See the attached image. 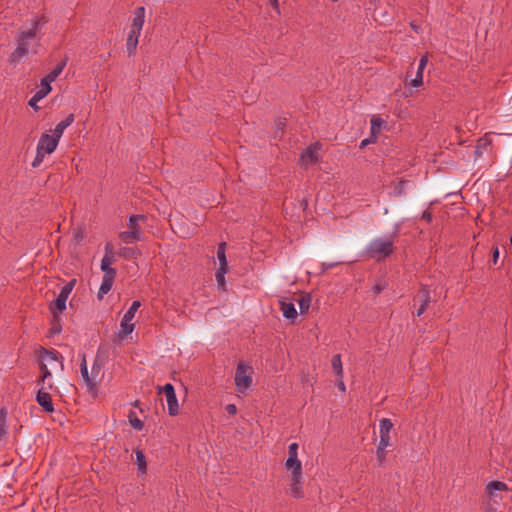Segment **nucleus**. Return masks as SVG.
<instances>
[{
    "instance_id": "393cba45",
    "label": "nucleus",
    "mask_w": 512,
    "mask_h": 512,
    "mask_svg": "<svg viewBox=\"0 0 512 512\" xmlns=\"http://www.w3.org/2000/svg\"><path fill=\"white\" fill-rule=\"evenodd\" d=\"M331 364H332V368H333L335 374L338 377L343 378V367H342V361H341L340 354H336L332 358Z\"/></svg>"
},
{
    "instance_id": "ddd939ff",
    "label": "nucleus",
    "mask_w": 512,
    "mask_h": 512,
    "mask_svg": "<svg viewBox=\"0 0 512 512\" xmlns=\"http://www.w3.org/2000/svg\"><path fill=\"white\" fill-rule=\"evenodd\" d=\"M36 401L43 408L44 411L48 413L54 412V404L52 401V397L50 393L45 391V388L43 386L37 392Z\"/></svg>"
},
{
    "instance_id": "2f4dec72",
    "label": "nucleus",
    "mask_w": 512,
    "mask_h": 512,
    "mask_svg": "<svg viewBox=\"0 0 512 512\" xmlns=\"http://www.w3.org/2000/svg\"><path fill=\"white\" fill-rule=\"evenodd\" d=\"M76 279H71L70 281H68L62 288H61V291L59 294H61L62 296H64L65 298H68L69 295L71 294L72 290L74 289L75 285H76Z\"/></svg>"
},
{
    "instance_id": "3c124183",
    "label": "nucleus",
    "mask_w": 512,
    "mask_h": 512,
    "mask_svg": "<svg viewBox=\"0 0 512 512\" xmlns=\"http://www.w3.org/2000/svg\"><path fill=\"white\" fill-rule=\"evenodd\" d=\"M499 257V249L498 247H494L493 249V263L496 264Z\"/></svg>"
},
{
    "instance_id": "cd10ccee",
    "label": "nucleus",
    "mask_w": 512,
    "mask_h": 512,
    "mask_svg": "<svg viewBox=\"0 0 512 512\" xmlns=\"http://www.w3.org/2000/svg\"><path fill=\"white\" fill-rule=\"evenodd\" d=\"M135 453L138 470L141 473H145L147 469L145 455L141 450H136Z\"/></svg>"
},
{
    "instance_id": "9d476101",
    "label": "nucleus",
    "mask_w": 512,
    "mask_h": 512,
    "mask_svg": "<svg viewBox=\"0 0 512 512\" xmlns=\"http://www.w3.org/2000/svg\"><path fill=\"white\" fill-rule=\"evenodd\" d=\"M47 363H59L61 368H63V358L62 354H42L40 369L42 372V376L38 381V385H42L45 382V379L51 377V372L47 367Z\"/></svg>"
},
{
    "instance_id": "09e8293b",
    "label": "nucleus",
    "mask_w": 512,
    "mask_h": 512,
    "mask_svg": "<svg viewBox=\"0 0 512 512\" xmlns=\"http://www.w3.org/2000/svg\"><path fill=\"white\" fill-rule=\"evenodd\" d=\"M83 237H84V235H83V232H82L81 229H78V230L74 231V239L77 242H80L83 239Z\"/></svg>"
},
{
    "instance_id": "a878e982",
    "label": "nucleus",
    "mask_w": 512,
    "mask_h": 512,
    "mask_svg": "<svg viewBox=\"0 0 512 512\" xmlns=\"http://www.w3.org/2000/svg\"><path fill=\"white\" fill-rule=\"evenodd\" d=\"M392 428V421L388 418H383L379 424V434L390 435V431Z\"/></svg>"
},
{
    "instance_id": "0eeeda50",
    "label": "nucleus",
    "mask_w": 512,
    "mask_h": 512,
    "mask_svg": "<svg viewBox=\"0 0 512 512\" xmlns=\"http://www.w3.org/2000/svg\"><path fill=\"white\" fill-rule=\"evenodd\" d=\"M290 472V482H289V494L293 498H303V472L302 467L299 469H286Z\"/></svg>"
},
{
    "instance_id": "72a5a7b5",
    "label": "nucleus",
    "mask_w": 512,
    "mask_h": 512,
    "mask_svg": "<svg viewBox=\"0 0 512 512\" xmlns=\"http://www.w3.org/2000/svg\"><path fill=\"white\" fill-rule=\"evenodd\" d=\"M118 253L120 256L127 258V259L136 258L138 255V251L136 249L129 248V247L121 248Z\"/></svg>"
},
{
    "instance_id": "39448f33",
    "label": "nucleus",
    "mask_w": 512,
    "mask_h": 512,
    "mask_svg": "<svg viewBox=\"0 0 512 512\" xmlns=\"http://www.w3.org/2000/svg\"><path fill=\"white\" fill-rule=\"evenodd\" d=\"M254 369L251 365L240 361L237 365L234 382L236 390L245 393L252 385Z\"/></svg>"
},
{
    "instance_id": "f704fd0d",
    "label": "nucleus",
    "mask_w": 512,
    "mask_h": 512,
    "mask_svg": "<svg viewBox=\"0 0 512 512\" xmlns=\"http://www.w3.org/2000/svg\"><path fill=\"white\" fill-rule=\"evenodd\" d=\"M68 298H65L61 294L57 296V298L54 301V307L57 311L62 312L66 309V302Z\"/></svg>"
},
{
    "instance_id": "a18cd8bd",
    "label": "nucleus",
    "mask_w": 512,
    "mask_h": 512,
    "mask_svg": "<svg viewBox=\"0 0 512 512\" xmlns=\"http://www.w3.org/2000/svg\"><path fill=\"white\" fill-rule=\"evenodd\" d=\"M375 140H376V136L375 135H372L371 138H367V139L362 140L361 143H360V148L366 147L370 143H373Z\"/></svg>"
},
{
    "instance_id": "6e6d98bb",
    "label": "nucleus",
    "mask_w": 512,
    "mask_h": 512,
    "mask_svg": "<svg viewBox=\"0 0 512 512\" xmlns=\"http://www.w3.org/2000/svg\"><path fill=\"white\" fill-rule=\"evenodd\" d=\"M375 290H376L377 293H379L381 291V288L379 286H376Z\"/></svg>"
},
{
    "instance_id": "5fc2aeb1",
    "label": "nucleus",
    "mask_w": 512,
    "mask_h": 512,
    "mask_svg": "<svg viewBox=\"0 0 512 512\" xmlns=\"http://www.w3.org/2000/svg\"><path fill=\"white\" fill-rule=\"evenodd\" d=\"M411 27H412V29H413L415 32H417V33L419 32V27H418V26H416V25H414L413 23H411Z\"/></svg>"
},
{
    "instance_id": "f257e3e1",
    "label": "nucleus",
    "mask_w": 512,
    "mask_h": 512,
    "mask_svg": "<svg viewBox=\"0 0 512 512\" xmlns=\"http://www.w3.org/2000/svg\"><path fill=\"white\" fill-rule=\"evenodd\" d=\"M47 22L44 16L34 17L28 27H21L15 36V50L9 56L12 65L18 64L26 58L29 52H36L41 36L38 35L39 27Z\"/></svg>"
},
{
    "instance_id": "49530a36",
    "label": "nucleus",
    "mask_w": 512,
    "mask_h": 512,
    "mask_svg": "<svg viewBox=\"0 0 512 512\" xmlns=\"http://www.w3.org/2000/svg\"><path fill=\"white\" fill-rule=\"evenodd\" d=\"M225 409H226L227 413L230 415H234L237 413V407L235 404H228V405H226Z\"/></svg>"
},
{
    "instance_id": "20e7f679",
    "label": "nucleus",
    "mask_w": 512,
    "mask_h": 512,
    "mask_svg": "<svg viewBox=\"0 0 512 512\" xmlns=\"http://www.w3.org/2000/svg\"><path fill=\"white\" fill-rule=\"evenodd\" d=\"M59 138H57L53 133L50 135L48 133H43L38 141L36 148V156L32 162L33 167H39L41 163L44 161V158L47 154L53 153L59 143Z\"/></svg>"
},
{
    "instance_id": "a211bd4d",
    "label": "nucleus",
    "mask_w": 512,
    "mask_h": 512,
    "mask_svg": "<svg viewBox=\"0 0 512 512\" xmlns=\"http://www.w3.org/2000/svg\"><path fill=\"white\" fill-rule=\"evenodd\" d=\"M145 22V8L143 6L137 7L134 12L132 20V27L135 29H142Z\"/></svg>"
},
{
    "instance_id": "a19ab883",
    "label": "nucleus",
    "mask_w": 512,
    "mask_h": 512,
    "mask_svg": "<svg viewBox=\"0 0 512 512\" xmlns=\"http://www.w3.org/2000/svg\"><path fill=\"white\" fill-rule=\"evenodd\" d=\"M43 98L40 97L37 93H35L32 98L29 100L28 104L30 107L34 108L35 110H38L37 103L42 100Z\"/></svg>"
},
{
    "instance_id": "c756f323",
    "label": "nucleus",
    "mask_w": 512,
    "mask_h": 512,
    "mask_svg": "<svg viewBox=\"0 0 512 512\" xmlns=\"http://www.w3.org/2000/svg\"><path fill=\"white\" fill-rule=\"evenodd\" d=\"M8 427L6 424V411L0 410V441L7 435Z\"/></svg>"
},
{
    "instance_id": "8fccbe9b",
    "label": "nucleus",
    "mask_w": 512,
    "mask_h": 512,
    "mask_svg": "<svg viewBox=\"0 0 512 512\" xmlns=\"http://www.w3.org/2000/svg\"><path fill=\"white\" fill-rule=\"evenodd\" d=\"M337 387H338L342 392H345V391H346V387H345V384H344L343 378L338 377Z\"/></svg>"
},
{
    "instance_id": "6e6552de",
    "label": "nucleus",
    "mask_w": 512,
    "mask_h": 512,
    "mask_svg": "<svg viewBox=\"0 0 512 512\" xmlns=\"http://www.w3.org/2000/svg\"><path fill=\"white\" fill-rule=\"evenodd\" d=\"M140 306H141L140 301H138V300L133 301L130 308L124 314L122 321H121L120 330H119V336L121 338L126 337L127 335H129L133 332L134 324H133L132 320L135 316L136 311L139 309Z\"/></svg>"
},
{
    "instance_id": "c9c22d12",
    "label": "nucleus",
    "mask_w": 512,
    "mask_h": 512,
    "mask_svg": "<svg viewBox=\"0 0 512 512\" xmlns=\"http://www.w3.org/2000/svg\"><path fill=\"white\" fill-rule=\"evenodd\" d=\"M407 184V181H399L396 186L394 187V195L396 197H401L406 195L405 191V185Z\"/></svg>"
},
{
    "instance_id": "ea45409f",
    "label": "nucleus",
    "mask_w": 512,
    "mask_h": 512,
    "mask_svg": "<svg viewBox=\"0 0 512 512\" xmlns=\"http://www.w3.org/2000/svg\"><path fill=\"white\" fill-rule=\"evenodd\" d=\"M376 456L379 463L382 464L386 458V448L377 446Z\"/></svg>"
},
{
    "instance_id": "4468645a",
    "label": "nucleus",
    "mask_w": 512,
    "mask_h": 512,
    "mask_svg": "<svg viewBox=\"0 0 512 512\" xmlns=\"http://www.w3.org/2000/svg\"><path fill=\"white\" fill-rule=\"evenodd\" d=\"M414 300L419 304L416 315L420 317L426 311V308L431 301L429 290L426 287H422Z\"/></svg>"
},
{
    "instance_id": "1a4fd4ad",
    "label": "nucleus",
    "mask_w": 512,
    "mask_h": 512,
    "mask_svg": "<svg viewBox=\"0 0 512 512\" xmlns=\"http://www.w3.org/2000/svg\"><path fill=\"white\" fill-rule=\"evenodd\" d=\"M162 392L166 396L168 413L171 416H176L179 413V405L174 386L171 383H167L163 387H158V394Z\"/></svg>"
},
{
    "instance_id": "5701e85b",
    "label": "nucleus",
    "mask_w": 512,
    "mask_h": 512,
    "mask_svg": "<svg viewBox=\"0 0 512 512\" xmlns=\"http://www.w3.org/2000/svg\"><path fill=\"white\" fill-rule=\"evenodd\" d=\"M217 258L219 261V268L228 269V262L226 259V243L221 242L218 244Z\"/></svg>"
},
{
    "instance_id": "bb28decb",
    "label": "nucleus",
    "mask_w": 512,
    "mask_h": 512,
    "mask_svg": "<svg viewBox=\"0 0 512 512\" xmlns=\"http://www.w3.org/2000/svg\"><path fill=\"white\" fill-rule=\"evenodd\" d=\"M297 302L299 305L300 312L302 314L306 313L311 305V297L309 295H303L297 300Z\"/></svg>"
},
{
    "instance_id": "473e14b6",
    "label": "nucleus",
    "mask_w": 512,
    "mask_h": 512,
    "mask_svg": "<svg viewBox=\"0 0 512 512\" xmlns=\"http://www.w3.org/2000/svg\"><path fill=\"white\" fill-rule=\"evenodd\" d=\"M228 272V269L224 268H218L215 274V278L217 281V284L222 289H225V274Z\"/></svg>"
},
{
    "instance_id": "dca6fc26",
    "label": "nucleus",
    "mask_w": 512,
    "mask_h": 512,
    "mask_svg": "<svg viewBox=\"0 0 512 512\" xmlns=\"http://www.w3.org/2000/svg\"><path fill=\"white\" fill-rule=\"evenodd\" d=\"M507 490H508L507 484L502 481H491L485 487V491L490 498H494L496 491L501 492V491H507Z\"/></svg>"
},
{
    "instance_id": "864d4df0",
    "label": "nucleus",
    "mask_w": 512,
    "mask_h": 512,
    "mask_svg": "<svg viewBox=\"0 0 512 512\" xmlns=\"http://www.w3.org/2000/svg\"><path fill=\"white\" fill-rule=\"evenodd\" d=\"M270 2L275 8L278 7V0H270Z\"/></svg>"
},
{
    "instance_id": "423d86ee",
    "label": "nucleus",
    "mask_w": 512,
    "mask_h": 512,
    "mask_svg": "<svg viewBox=\"0 0 512 512\" xmlns=\"http://www.w3.org/2000/svg\"><path fill=\"white\" fill-rule=\"evenodd\" d=\"M140 220H145L144 215H131L128 219V230L119 233V238L126 244H132L142 239Z\"/></svg>"
},
{
    "instance_id": "f03ea898",
    "label": "nucleus",
    "mask_w": 512,
    "mask_h": 512,
    "mask_svg": "<svg viewBox=\"0 0 512 512\" xmlns=\"http://www.w3.org/2000/svg\"><path fill=\"white\" fill-rule=\"evenodd\" d=\"M104 359L101 354H83L81 359V376L89 391L96 389V380L101 373Z\"/></svg>"
},
{
    "instance_id": "58836bf2",
    "label": "nucleus",
    "mask_w": 512,
    "mask_h": 512,
    "mask_svg": "<svg viewBox=\"0 0 512 512\" xmlns=\"http://www.w3.org/2000/svg\"><path fill=\"white\" fill-rule=\"evenodd\" d=\"M390 445V435L380 434L378 447L387 448Z\"/></svg>"
},
{
    "instance_id": "37998d69",
    "label": "nucleus",
    "mask_w": 512,
    "mask_h": 512,
    "mask_svg": "<svg viewBox=\"0 0 512 512\" xmlns=\"http://www.w3.org/2000/svg\"><path fill=\"white\" fill-rule=\"evenodd\" d=\"M421 219H423L427 223H430L433 220V215L429 210H425V211H423V213L421 215Z\"/></svg>"
},
{
    "instance_id": "79ce46f5",
    "label": "nucleus",
    "mask_w": 512,
    "mask_h": 512,
    "mask_svg": "<svg viewBox=\"0 0 512 512\" xmlns=\"http://www.w3.org/2000/svg\"><path fill=\"white\" fill-rule=\"evenodd\" d=\"M141 31H142V29H135V27L131 26L129 34H128V37H132V38H135V39L139 40V36L141 34Z\"/></svg>"
},
{
    "instance_id": "e433bc0d",
    "label": "nucleus",
    "mask_w": 512,
    "mask_h": 512,
    "mask_svg": "<svg viewBox=\"0 0 512 512\" xmlns=\"http://www.w3.org/2000/svg\"><path fill=\"white\" fill-rule=\"evenodd\" d=\"M371 123V134L376 136V133L379 131L381 125L383 124V120L381 118H373L370 121Z\"/></svg>"
},
{
    "instance_id": "9b49d317",
    "label": "nucleus",
    "mask_w": 512,
    "mask_h": 512,
    "mask_svg": "<svg viewBox=\"0 0 512 512\" xmlns=\"http://www.w3.org/2000/svg\"><path fill=\"white\" fill-rule=\"evenodd\" d=\"M320 149L319 143L309 145L300 154L299 163L301 165H312L319 161L318 151Z\"/></svg>"
},
{
    "instance_id": "7ed1b4c3",
    "label": "nucleus",
    "mask_w": 512,
    "mask_h": 512,
    "mask_svg": "<svg viewBox=\"0 0 512 512\" xmlns=\"http://www.w3.org/2000/svg\"><path fill=\"white\" fill-rule=\"evenodd\" d=\"M394 251V243L390 239L375 238L365 248V254L376 261H382Z\"/></svg>"
},
{
    "instance_id": "412c9836",
    "label": "nucleus",
    "mask_w": 512,
    "mask_h": 512,
    "mask_svg": "<svg viewBox=\"0 0 512 512\" xmlns=\"http://www.w3.org/2000/svg\"><path fill=\"white\" fill-rule=\"evenodd\" d=\"M114 262L113 258H109L108 256H104L101 260V270L104 272L103 276H111L116 277V270L111 267Z\"/></svg>"
},
{
    "instance_id": "4be33fe9",
    "label": "nucleus",
    "mask_w": 512,
    "mask_h": 512,
    "mask_svg": "<svg viewBox=\"0 0 512 512\" xmlns=\"http://www.w3.org/2000/svg\"><path fill=\"white\" fill-rule=\"evenodd\" d=\"M67 65V59L65 58L60 63L56 65L46 76V80L53 82L56 78L62 73L63 69Z\"/></svg>"
},
{
    "instance_id": "7c9ffc66",
    "label": "nucleus",
    "mask_w": 512,
    "mask_h": 512,
    "mask_svg": "<svg viewBox=\"0 0 512 512\" xmlns=\"http://www.w3.org/2000/svg\"><path fill=\"white\" fill-rule=\"evenodd\" d=\"M138 42V39L127 37L126 49L129 56H132L136 53Z\"/></svg>"
},
{
    "instance_id": "2eb2a0df",
    "label": "nucleus",
    "mask_w": 512,
    "mask_h": 512,
    "mask_svg": "<svg viewBox=\"0 0 512 512\" xmlns=\"http://www.w3.org/2000/svg\"><path fill=\"white\" fill-rule=\"evenodd\" d=\"M427 64H428V56L423 55L419 60V65H418V69H417L415 78L412 79L409 83H406V86H411V87L417 88L423 84V72H424V69L427 66Z\"/></svg>"
},
{
    "instance_id": "4c0bfd02",
    "label": "nucleus",
    "mask_w": 512,
    "mask_h": 512,
    "mask_svg": "<svg viewBox=\"0 0 512 512\" xmlns=\"http://www.w3.org/2000/svg\"><path fill=\"white\" fill-rule=\"evenodd\" d=\"M53 318H54V322L52 324L50 331H51V334L56 335L61 332V325L59 324V317L56 314L53 315Z\"/></svg>"
},
{
    "instance_id": "f3484780",
    "label": "nucleus",
    "mask_w": 512,
    "mask_h": 512,
    "mask_svg": "<svg viewBox=\"0 0 512 512\" xmlns=\"http://www.w3.org/2000/svg\"><path fill=\"white\" fill-rule=\"evenodd\" d=\"M74 122V115L73 114H69L64 120L60 121L54 128L53 130V134L57 137V138H61L63 133H64V130L69 127L72 123Z\"/></svg>"
},
{
    "instance_id": "aec40b11",
    "label": "nucleus",
    "mask_w": 512,
    "mask_h": 512,
    "mask_svg": "<svg viewBox=\"0 0 512 512\" xmlns=\"http://www.w3.org/2000/svg\"><path fill=\"white\" fill-rule=\"evenodd\" d=\"M280 305L285 318L293 320L297 317V311L292 302L281 301Z\"/></svg>"
},
{
    "instance_id": "c85d7f7f",
    "label": "nucleus",
    "mask_w": 512,
    "mask_h": 512,
    "mask_svg": "<svg viewBox=\"0 0 512 512\" xmlns=\"http://www.w3.org/2000/svg\"><path fill=\"white\" fill-rule=\"evenodd\" d=\"M128 419H129V423L131 424V426L136 429V430H142L143 429V422L142 420H140L137 415H136V412L134 411H130L129 412V415H128Z\"/></svg>"
},
{
    "instance_id": "6ab92c4d",
    "label": "nucleus",
    "mask_w": 512,
    "mask_h": 512,
    "mask_svg": "<svg viewBox=\"0 0 512 512\" xmlns=\"http://www.w3.org/2000/svg\"><path fill=\"white\" fill-rule=\"evenodd\" d=\"M115 277L103 276L101 286L98 291V298L102 299L112 288Z\"/></svg>"
},
{
    "instance_id": "c03bdc74",
    "label": "nucleus",
    "mask_w": 512,
    "mask_h": 512,
    "mask_svg": "<svg viewBox=\"0 0 512 512\" xmlns=\"http://www.w3.org/2000/svg\"><path fill=\"white\" fill-rule=\"evenodd\" d=\"M104 256H108L109 258H113V245L110 242H107L105 244V255Z\"/></svg>"
},
{
    "instance_id": "603ef678",
    "label": "nucleus",
    "mask_w": 512,
    "mask_h": 512,
    "mask_svg": "<svg viewBox=\"0 0 512 512\" xmlns=\"http://www.w3.org/2000/svg\"><path fill=\"white\" fill-rule=\"evenodd\" d=\"M35 352H44V353H47V352H50L49 350H47L46 348H43V347H40L38 350H36Z\"/></svg>"
},
{
    "instance_id": "f8f14e48",
    "label": "nucleus",
    "mask_w": 512,
    "mask_h": 512,
    "mask_svg": "<svg viewBox=\"0 0 512 512\" xmlns=\"http://www.w3.org/2000/svg\"><path fill=\"white\" fill-rule=\"evenodd\" d=\"M298 443L293 442L288 447V458L285 461L286 469H299L302 467L301 461L298 459Z\"/></svg>"
},
{
    "instance_id": "de8ad7c7",
    "label": "nucleus",
    "mask_w": 512,
    "mask_h": 512,
    "mask_svg": "<svg viewBox=\"0 0 512 512\" xmlns=\"http://www.w3.org/2000/svg\"><path fill=\"white\" fill-rule=\"evenodd\" d=\"M338 263H322L321 264V272L324 273L326 272L328 269H331L333 267H335Z\"/></svg>"
},
{
    "instance_id": "4d7b16f0",
    "label": "nucleus",
    "mask_w": 512,
    "mask_h": 512,
    "mask_svg": "<svg viewBox=\"0 0 512 512\" xmlns=\"http://www.w3.org/2000/svg\"><path fill=\"white\" fill-rule=\"evenodd\" d=\"M510 243H511V245H512V236L510 237Z\"/></svg>"
},
{
    "instance_id": "b1692460",
    "label": "nucleus",
    "mask_w": 512,
    "mask_h": 512,
    "mask_svg": "<svg viewBox=\"0 0 512 512\" xmlns=\"http://www.w3.org/2000/svg\"><path fill=\"white\" fill-rule=\"evenodd\" d=\"M51 83L52 82L46 80V78L43 77L40 83V87L36 93L42 98L46 97L52 90Z\"/></svg>"
}]
</instances>
